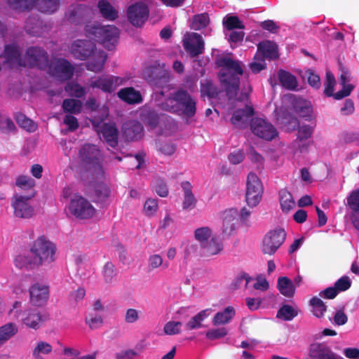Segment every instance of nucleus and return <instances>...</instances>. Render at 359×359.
Instances as JSON below:
<instances>
[{"label":"nucleus","instance_id":"54","mask_svg":"<svg viewBox=\"0 0 359 359\" xmlns=\"http://www.w3.org/2000/svg\"><path fill=\"white\" fill-rule=\"evenodd\" d=\"M65 90L69 95L76 98H81L86 95V89L77 83H69L65 87Z\"/></svg>","mask_w":359,"mask_h":359},{"label":"nucleus","instance_id":"5","mask_svg":"<svg viewBox=\"0 0 359 359\" xmlns=\"http://www.w3.org/2000/svg\"><path fill=\"white\" fill-rule=\"evenodd\" d=\"M86 32L109 50L114 48L119 38V30L114 25H87Z\"/></svg>","mask_w":359,"mask_h":359},{"label":"nucleus","instance_id":"12","mask_svg":"<svg viewBox=\"0 0 359 359\" xmlns=\"http://www.w3.org/2000/svg\"><path fill=\"white\" fill-rule=\"evenodd\" d=\"M125 79L113 75H102L91 82L90 86L97 88L102 92L111 93L121 86Z\"/></svg>","mask_w":359,"mask_h":359},{"label":"nucleus","instance_id":"43","mask_svg":"<svg viewBox=\"0 0 359 359\" xmlns=\"http://www.w3.org/2000/svg\"><path fill=\"white\" fill-rule=\"evenodd\" d=\"M280 203L283 212H288L295 206V202L292 195L286 189L279 191Z\"/></svg>","mask_w":359,"mask_h":359},{"label":"nucleus","instance_id":"18","mask_svg":"<svg viewBox=\"0 0 359 359\" xmlns=\"http://www.w3.org/2000/svg\"><path fill=\"white\" fill-rule=\"evenodd\" d=\"M30 302L35 306H43L49 297V288L48 286L36 283L29 289Z\"/></svg>","mask_w":359,"mask_h":359},{"label":"nucleus","instance_id":"11","mask_svg":"<svg viewBox=\"0 0 359 359\" xmlns=\"http://www.w3.org/2000/svg\"><path fill=\"white\" fill-rule=\"evenodd\" d=\"M35 192L27 196L15 195L12 200V207L14 215L20 218H30L34 215L33 208L28 203V201L34 196Z\"/></svg>","mask_w":359,"mask_h":359},{"label":"nucleus","instance_id":"53","mask_svg":"<svg viewBox=\"0 0 359 359\" xmlns=\"http://www.w3.org/2000/svg\"><path fill=\"white\" fill-rule=\"evenodd\" d=\"M16 121L20 127L23 128L29 132H34L37 128V126L32 120L27 118L22 114H19L17 115Z\"/></svg>","mask_w":359,"mask_h":359},{"label":"nucleus","instance_id":"45","mask_svg":"<svg viewBox=\"0 0 359 359\" xmlns=\"http://www.w3.org/2000/svg\"><path fill=\"white\" fill-rule=\"evenodd\" d=\"M298 313V309L290 305L284 304L278 310L276 317L285 321H290L297 316Z\"/></svg>","mask_w":359,"mask_h":359},{"label":"nucleus","instance_id":"21","mask_svg":"<svg viewBox=\"0 0 359 359\" xmlns=\"http://www.w3.org/2000/svg\"><path fill=\"white\" fill-rule=\"evenodd\" d=\"M262 57L269 60H275L278 57L277 45L269 40L263 41L257 45V53L254 56V60Z\"/></svg>","mask_w":359,"mask_h":359},{"label":"nucleus","instance_id":"44","mask_svg":"<svg viewBox=\"0 0 359 359\" xmlns=\"http://www.w3.org/2000/svg\"><path fill=\"white\" fill-rule=\"evenodd\" d=\"M53 351L52 346L43 341H39L32 351V356L34 359H44V355L50 353Z\"/></svg>","mask_w":359,"mask_h":359},{"label":"nucleus","instance_id":"10","mask_svg":"<svg viewBox=\"0 0 359 359\" xmlns=\"http://www.w3.org/2000/svg\"><path fill=\"white\" fill-rule=\"evenodd\" d=\"M25 59L30 67H36L45 69L49 66V56L48 53L39 46H31L27 48Z\"/></svg>","mask_w":359,"mask_h":359},{"label":"nucleus","instance_id":"59","mask_svg":"<svg viewBox=\"0 0 359 359\" xmlns=\"http://www.w3.org/2000/svg\"><path fill=\"white\" fill-rule=\"evenodd\" d=\"M182 323L180 321H168L163 327V331L167 335H175L181 332Z\"/></svg>","mask_w":359,"mask_h":359},{"label":"nucleus","instance_id":"64","mask_svg":"<svg viewBox=\"0 0 359 359\" xmlns=\"http://www.w3.org/2000/svg\"><path fill=\"white\" fill-rule=\"evenodd\" d=\"M16 127L11 118H1L0 120V130L4 133L14 132Z\"/></svg>","mask_w":359,"mask_h":359},{"label":"nucleus","instance_id":"26","mask_svg":"<svg viewBox=\"0 0 359 359\" xmlns=\"http://www.w3.org/2000/svg\"><path fill=\"white\" fill-rule=\"evenodd\" d=\"M86 63V69L94 72H101L107 60V55L104 50H95Z\"/></svg>","mask_w":359,"mask_h":359},{"label":"nucleus","instance_id":"47","mask_svg":"<svg viewBox=\"0 0 359 359\" xmlns=\"http://www.w3.org/2000/svg\"><path fill=\"white\" fill-rule=\"evenodd\" d=\"M310 305L312 307L311 312L316 318H323L327 311V306L318 297H313L310 300Z\"/></svg>","mask_w":359,"mask_h":359},{"label":"nucleus","instance_id":"15","mask_svg":"<svg viewBox=\"0 0 359 359\" xmlns=\"http://www.w3.org/2000/svg\"><path fill=\"white\" fill-rule=\"evenodd\" d=\"M96 50L95 44L90 40L77 39L72 44L71 51L75 58L85 60Z\"/></svg>","mask_w":359,"mask_h":359},{"label":"nucleus","instance_id":"37","mask_svg":"<svg viewBox=\"0 0 359 359\" xmlns=\"http://www.w3.org/2000/svg\"><path fill=\"white\" fill-rule=\"evenodd\" d=\"M60 6V0H36L34 8L39 11L52 14L55 13Z\"/></svg>","mask_w":359,"mask_h":359},{"label":"nucleus","instance_id":"55","mask_svg":"<svg viewBox=\"0 0 359 359\" xmlns=\"http://www.w3.org/2000/svg\"><path fill=\"white\" fill-rule=\"evenodd\" d=\"M212 231L208 226H203L195 230L194 236L196 240H197L201 245H202L205 242L209 241V238L211 236Z\"/></svg>","mask_w":359,"mask_h":359},{"label":"nucleus","instance_id":"19","mask_svg":"<svg viewBox=\"0 0 359 359\" xmlns=\"http://www.w3.org/2000/svg\"><path fill=\"white\" fill-rule=\"evenodd\" d=\"M123 135L126 141H135L143 136L144 128L137 121H128L122 127Z\"/></svg>","mask_w":359,"mask_h":359},{"label":"nucleus","instance_id":"46","mask_svg":"<svg viewBox=\"0 0 359 359\" xmlns=\"http://www.w3.org/2000/svg\"><path fill=\"white\" fill-rule=\"evenodd\" d=\"M98 8L102 15L110 20H114L118 18V12L106 0H100L98 2Z\"/></svg>","mask_w":359,"mask_h":359},{"label":"nucleus","instance_id":"52","mask_svg":"<svg viewBox=\"0 0 359 359\" xmlns=\"http://www.w3.org/2000/svg\"><path fill=\"white\" fill-rule=\"evenodd\" d=\"M33 261L34 259L32 256L29 257L19 255L15 258L14 262L15 266L19 269H34L37 267V266H35V264L33 263Z\"/></svg>","mask_w":359,"mask_h":359},{"label":"nucleus","instance_id":"30","mask_svg":"<svg viewBox=\"0 0 359 359\" xmlns=\"http://www.w3.org/2000/svg\"><path fill=\"white\" fill-rule=\"evenodd\" d=\"M25 29L32 36H40L43 32V22L37 16H29L25 22Z\"/></svg>","mask_w":359,"mask_h":359},{"label":"nucleus","instance_id":"49","mask_svg":"<svg viewBox=\"0 0 359 359\" xmlns=\"http://www.w3.org/2000/svg\"><path fill=\"white\" fill-rule=\"evenodd\" d=\"M223 25L228 30H233L235 29H243L245 25L243 22L236 15H227L223 20Z\"/></svg>","mask_w":359,"mask_h":359},{"label":"nucleus","instance_id":"31","mask_svg":"<svg viewBox=\"0 0 359 359\" xmlns=\"http://www.w3.org/2000/svg\"><path fill=\"white\" fill-rule=\"evenodd\" d=\"M292 109L295 113L304 118L311 117L313 112L311 102L301 97L293 100Z\"/></svg>","mask_w":359,"mask_h":359},{"label":"nucleus","instance_id":"38","mask_svg":"<svg viewBox=\"0 0 359 359\" xmlns=\"http://www.w3.org/2000/svg\"><path fill=\"white\" fill-rule=\"evenodd\" d=\"M10 8L20 11H29L34 8L36 0H5Z\"/></svg>","mask_w":359,"mask_h":359},{"label":"nucleus","instance_id":"33","mask_svg":"<svg viewBox=\"0 0 359 359\" xmlns=\"http://www.w3.org/2000/svg\"><path fill=\"white\" fill-rule=\"evenodd\" d=\"M277 287L280 294L288 298L292 297L296 290L293 282L286 276L278 278Z\"/></svg>","mask_w":359,"mask_h":359},{"label":"nucleus","instance_id":"14","mask_svg":"<svg viewBox=\"0 0 359 359\" xmlns=\"http://www.w3.org/2000/svg\"><path fill=\"white\" fill-rule=\"evenodd\" d=\"M149 9L143 3H136L130 6L127 10L129 22L135 27H141L147 20Z\"/></svg>","mask_w":359,"mask_h":359},{"label":"nucleus","instance_id":"35","mask_svg":"<svg viewBox=\"0 0 359 359\" xmlns=\"http://www.w3.org/2000/svg\"><path fill=\"white\" fill-rule=\"evenodd\" d=\"M201 247L203 255L207 257L217 255L223 250L222 243L216 238H212Z\"/></svg>","mask_w":359,"mask_h":359},{"label":"nucleus","instance_id":"23","mask_svg":"<svg viewBox=\"0 0 359 359\" xmlns=\"http://www.w3.org/2000/svg\"><path fill=\"white\" fill-rule=\"evenodd\" d=\"M309 356L311 359H344L323 344L312 345L309 350Z\"/></svg>","mask_w":359,"mask_h":359},{"label":"nucleus","instance_id":"17","mask_svg":"<svg viewBox=\"0 0 359 359\" xmlns=\"http://www.w3.org/2000/svg\"><path fill=\"white\" fill-rule=\"evenodd\" d=\"M97 133L102 135L104 141L112 148L118 144V130L114 123H104L97 130Z\"/></svg>","mask_w":359,"mask_h":359},{"label":"nucleus","instance_id":"29","mask_svg":"<svg viewBox=\"0 0 359 359\" xmlns=\"http://www.w3.org/2000/svg\"><path fill=\"white\" fill-rule=\"evenodd\" d=\"M6 61L9 63H18L20 66L25 67L26 63L21 59L20 48L15 44L6 45L4 48Z\"/></svg>","mask_w":359,"mask_h":359},{"label":"nucleus","instance_id":"3","mask_svg":"<svg viewBox=\"0 0 359 359\" xmlns=\"http://www.w3.org/2000/svg\"><path fill=\"white\" fill-rule=\"evenodd\" d=\"M79 158L82 166L93 170V175L97 179L104 178L102 152L97 145L90 143L83 144L79 151Z\"/></svg>","mask_w":359,"mask_h":359},{"label":"nucleus","instance_id":"42","mask_svg":"<svg viewBox=\"0 0 359 359\" xmlns=\"http://www.w3.org/2000/svg\"><path fill=\"white\" fill-rule=\"evenodd\" d=\"M201 96H207L209 98L217 97L220 90L217 86L210 80L205 79L201 83Z\"/></svg>","mask_w":359,"mask_h":359},{"label":"nucleus","instance_id":"4","mask_svg":"<svg viewBox=\"0 0 359 359\" xmlns=\"http://www.w3.org/2000/svg\"><path fill=\"white\" fill-rule=\"evenodd\" d=\"M33 263L37 267L50 264L56 259V245L44 236L37 238L30 247Z\"/></svg>","mask_w":359,"mask_h":359},{"label":"nucleus","instance_id":"16","mask_svg":"<svg viewBox=\"0 0 359 359\" xmlns=\"http://www.w3.org/2000/svg\"><path fill=\"white\" fill-rule=\"evenodd\" d=\"M204 41L201 34L193 32L184 40L183 46L191 57H195L204 51Z\"/></svg>","mask_w":359,"mask_h":359},{"label":"nucleus","instance_id":"22","mask_svg":"<svg viewBox=\"0 0 359 359\" xmlns=\"http://www.w3.org/2000/svg\"><path fill=\"white\" fill-rule=\"evenodd\" d=\"M276 122L287 132H292L297 130L299 126V122L297 118L293 116L287 109H280L278 111Z\"/></svg>","mask_w":359,"mask_h":359},{"label":"nucleus","instance_id":"34","mask_svg":"<svg viewBox=\"0 0 359 359\" xmlns=\"http://www.w3.org/2000/svg\"><path fill=\"white\" fill-rule=\"evenodd\" d=\"M278 80L283 87L287 90H296L298 86V82L295 76L291 73L280 69L278 72Z\"/></svg>","mask_w":359,"mask_h":359},{"label":"nucleus","instance_id":"61","mask_svg":"<svg viewBox=\"0 0 359 359\" xmlns=\"http://www.w3.org/2000/svg\"><path fill=\"white\" fill-rule=\"evenodd\" d=\"M85 322L91 330H95L102 325L103 319L100 315H93L90 313L86 317Z\"/></svg>","mask_w":359,"mask_h":359},{"label":"nucleus","instance_id":"40","mask_svg":"<svg viewBox=\"0 0 359 359\" xmlns=\"http://www.w3.org/2000/svg\"><path fill=\"white\" fill-rule=\"evenodd\" d=\"M62 109L69 114H79L82 110V102L78 99L67 98L62 102Z\"/></svg>","mask_w":359,"mask_h":359},{"label":"nucleus","instance_id":"8","mask_svg":"<svg viewBox=\"0 0 359 359\" xmlns=\"http://www.w3.org/2000/svg\"><path fill=\"white\" fill-rule=\"evenodd\" d=\"M286 238L284 229H278L270 231L264 237L262 251L264 255H273L283 243Z\"/></svg>","mask_w":359,"mask_h":359},{"label":"nucleus","instance_id":"28","mask_svg":"<svg viewBox=\"0 0 359 359\" xmlns=\"http://www.w3.org/2000/svg\"><path fill=\"white\" fill-rule=\"evenodd\" d=\"M140 118L144 125L149 126L151 128H156L159 123L158 114L154 109L148 106L142 107L140 111Z\"/></svg>","mask_w":359,"mask_h":359},{"label":"nucleus","instance_id":"62","mask_svg":"<svg viewBox=\"0 0 359 359\" xmlns=\"http://www.w3.org/2000/svg\"><path fill=\"white\" fill-rule=\"evenodd\" d=\"M154 188L156 194L161 197H166L168 195V186L162 179L157 178L155 180Z\"/></svg>","mask_w":359,"mask_h":359},{"label":"nucleus","instance_id":"41","mask_svg":"<svg viewBox=\"0 0 359 359\" xmlns=\"http://www.w3.org/2000/svg\"><path fill=\"white\" fill-rule=\"evenodd\" d=\"M210 311V309H205L200 311L198 314L192 317L188 323H186L185 328L187 330H192L202 327V323L208 317Z\"/></svg>","mask_w":359,"mask_h":359},{"label":"nucleus","instance_id":"51","mask_svg":"<svg viewBox=\"0 0 359 359\" xmlns=\"http://www.w3.org/2000/svg\"><path fill=\"white\" fill-rule=\"evenodd\" d=\"M15 184L22 189L31 190V193L34 192V187L35 186V182L29 176H18L16 179Z\"/></svg>","mask_w":359,"mask_h":359},{"label":"nucleus","instance_id":"13","mask_svg":"<svg viewBox=\"0 0 359 359\" xmlns=\"http://www.w3.org/2000/svg\"><path fill=\"white\" fill-rule=\"evenodd\" d=\"M51 74L60 80L67 81L74 75V66L65 58H58L50 66Z\"/></svg>","mask_w":359,"mask_h":359},{"label":"nucleus","instance_id":"25","mask_svg":"<svg viewBox=\"0 0 359 359\" xmlns=\"http://www.w3.org/2000/svg\"><path fill=\"white\" fill-rule=\"evenodd\" d=\"M236 210L230 209L222 213V233L224 238L229 237L236 229Z\"/></svg>","mask_w":359,"mask_h":359},{"label":"nucleus","instance_id":"48","mask_svg":"<svg viewBox=\"0 0 359 359\" xmlns=\"http://www.w3.org/2000/svg\"><path fill=\"white\" fill-rule=\"evenodd\" d=\"M210 22L209 15L208 13H204L196 15L193 18L191 29L194 30H200L208 26Z\"/></svg>","mask_w":359,"mask_h":359},{"label":"nucleus","instance_id":"58","mask_svg":"<svg viewBox=\"0 0 359 359\" xmlns=\"http://www.w3.org/2000/svg\"><path fill=\"white\" fill-rule=\"evenodd\" d=\"M227 334L228 330L226 327H222L209 330L206 332L205 336L207 339L210 340H216L224 337Z\"/></svg>","mask_w":359,"mask_h":359},{"label":"nucleus","instance_id":"39","mask_svg":"<svg viewBox=\"0 0 359 359\" xmlns=\"http://www.w3.org/2000/svg\"><path fill=\"white\" fill-rule=\"evenodd\" d=\"M18 331V326L13 323H8L0 327V346L15 336Z\"/></svg>","mask_w":359,"mask_h":359},{"label":"nucleus","instance_id":"1","mask_svg":"<svg viewBox=\"0 0 359 359\" xmlns=\"http://www.w3.org/2000/svg\"><path fill=\"white\" fill-rule=\"evenodd\" d=\"M216 64L222 68L218 76L226 96L229 100L236 97L240 87V76L244 72L242 62L225 56L217 59Z\"/></svg>","mask_w":359,"mask_h":359},{"label":"nucleus","instance_id":"24","mask_svg":"<svg viewBox=\"0 0 359 359\" xmlns=\"http://www.w3.org/2000/svg\"><path fill=\"white\" fill-rule=\"evenodd\" d=\"M253 114L254 109L252 107L246 105L244 109H238L233 112L231 121L236 127L244 128L247 125L248 119Z\"/></svg>","mask_w":359,"mask_h":359},{"label":"nucleus","instance_id":"9","mask_svg":"<svg viewBox=\"0 0 359 359\" xmlns=\"http://www.w3.org/2000/svg\"><path fill=\"white\" fill-rule=\"evenodd\" d=\"M250 127L256 136L267 141L273 140L278 135L276 128L262 118H252Z\"/></svg>","mask_w":359,"mask_h":359},{"label":"nucleus","instance_id":"7","mask_svg":"<svg viewBox=\"0 0 359 359\" xmlns=\"http://www.w3.org/2000/svg\"><path fill=\"white\" fill-rule=\"evenodd\" d=\"M70 213L79 219H88L92 217L95 210L90 203L80 196H74L69 205Z\"/></svg>","mask_w":359,"mask_h":359},{"label":"nucleus","instance_id":"6","mask_svg":"<svg viewBox=\"0 0 359 359\" xmlns=\"http://www.w3.org/2000/svg\"><path fill=\"white\" fill-rule=\"evenodd\" d=\"M264 188L259 178L253 172L247 177L245 201L248 206L255 207L261 201Z\"/></svg>","mask_w":359,"mask_h":359},{"label":"nucleus","instance_id":"27","mask_svg":"<svg viewBox=\"0 0 359 359\" xmlns=\"http://www.w3.org/2000/svg\"><path fill=\"white\" fill-rule=\"evenodd\" d=\"M117 95L122 101L130 104H138L142 101V96L139 90H136L133 87L121 88Z\"/></svg>","mask_w":359,"mask_h":359},{"label":"nucleus","instance_id":"56","mask_svg":"<svg viewBox=\"0 0 359 359\" xmlns=\"http://www.w3.org/2000/svg\"><path fill=\"white\" fill-rule=\"evenodd\" d=\"M102 275L106 283H111L116 276V269L114 264L107 262L102 269Z\"/></svg>","mask_w":359,"mask_h":359},{"label":"nucleus","instance_id":"2","mask_svg":"<svg viewBox=\"0 0 359 359\" xmlns=\"http://www.w3.org/2000/svg\"><path fill=\"white\" fill-rule=\"evenodd\" d=\"M160 107L164 111L192 118L196 113V101L187 90L179 88L161 102Z\"/></svg>","mask_w":359,"mask_h":359},{"label":"nucleus","instance_id":"20","mask_svg":"<svg viewBox=\"0 0 359 359\" xmlns=\"http://www.w3.org/2000/svg\"><path fill=\"white\" fill-rule=\"evenodd\" d=\"M20 318L27 327L34 330L39 329L41 324L46 320L40 311L31 308L23 311Z\"/></svg>","mask_w":359,"mask_h":359},{"label":"nucleus","instance_id":"57","mask_svg":"<svg viewBox=\"0 0 359 359\" xmlns=\"http://www.w3.org/2000/svg\"><path fill=\"white\" fill-rule=\"evenodd\" d=\"M335 83L336 80L334 74L330 71L327 72L324 90V93L327 97H332L334 95V87Z\"/></svg>","mask_w":359,"mask_h":359},{"label":"nucleus","instance_id":"50","mask_svg":"<svg viewBox=\"0 0 359 359\" xmlns=\"http://www.w3.org/2000/svg\"><path fill=\"white\" fill-rule=\"evenodd\" d=\"M110 196L109 188L103 183L98 184L95 188V196L96 201L100 203H104Z\"/></svg>","mask_w":359,"mask_h":359},{"label":"nucleus","instance_id":"60","mask_svg":"<svg viewBox=\"0 0 359 359\" xmlns=\"http://www.w3.org/2000/svg\"><path fill=\"white\" fill-rule=\"evenodd\" d=\"M347 205L352 211L359 210V188L352 191L346 198Z\"/></svg>","mask_w":359,"mask_h":359},{"label":"nucleus","instance_id":"63","mask_svg":"<svg viewBox=\"0 0 359 359\" xmlns=\"http://www.w3.org/2000/svg\"><path fill=\"white\" fill-rule=\"evenodd\" d=\"M334 286L339 292H344L351 287V281L348 276H344L335 282Z\"/></svg>","mask_w":359,"mask_h":359},{"label":"nucleus","instance_id":"32","mask_svg":"<svg viewBox=\"0 0 359 359\" xmlns=\"http://www.w3.org/2000/svg\"><path fill=\"white\" fill-rule=\"evenodd\" d=\"M181 187L184 191V200L182 208L184 210H192L196 207L197 200L195 198L191 183L188 181L182 182Z\"/></svg>","mask_w":359,"mask_h":359},{"label":"nucleus","instance_id":"36","mask_svg":"<svg viewBox=\"0 0 359 359\" xmlns=\"http://www.w3.org/2000/svg\"><path fill=\"white\" fill-rule=\"evenodd\" d=\"M236 314L235 309L232 306H227L222 311L217 312L213 319L212 325L215 326L229 323Z\"/></svg>","mask_w":359,"mask_h":359}]
</instances>
